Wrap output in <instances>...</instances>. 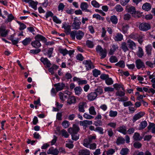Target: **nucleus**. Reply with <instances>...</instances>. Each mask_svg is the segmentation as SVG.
Segmentation results:
<instances>
[{"mask_svg": "<svg viewBox=\"0 0 155 155\" xmlns=\"http://www.w3.org/2000/svg\"><path fill=\"white\" fill-rule=\"evenodd\" d=\"M72 139L76 141L79 138V135L77 134H71Z\"/></svg>", "mask_w": 155, "mask_h": 155, "instance_id": "nucleus-64", "label": "nucleus"}, {"mask_svg": "<svg viewBox=\"0 0 155 155\" xmlns=\"http://www.w3.org/2000/svg\"><path fill=\"white\" fill-rule=\"evenodd\" d=\"M9 31L8 30H6L5 28L4 27H1L0 28L1 36L2 37H6Z\"/></svg>", "mask_w": 155, "mask_h": 155, "instance_id": "nucleus-17", "label": "nucleus"}, {"mask_svg": "<svg viewBox=\"0 0 155 155\" xmlns=\"http://www.w3.org/2000/svg\"><path fill=\"white\" fill-rule=\"evenodd\" d=\"M82 125L86 126L87 125H91L92 124V121L87 120H84L80 122Z\"/></svg>", "mask_w": 155, "mask_h": 155, "instance_id": "nucleus-42", "label": "nucleus"}, {"mask_svg": "<svg viewBox=\"0 0 155 155\" xmlns=\"http://www.w3.org/2000/svg\"><path fill=\"white\" fill-rule=\"evenodd\" d=\"M139 35L136 33H132L129 36V38L134 40H137Z\"/></svg>", "mask_w": 155, "mask_h": 155, "instance_id": "nucleus-37", "label": "nucleus"}, {"mask_svg": "<svg viewBox=\"0 0 155 155\" xmlns=\"http://www.w3.org/2000/svg\"><path fill=\"white\" fill-rule=\"evenodd\" d=\"M133 138L135 140L140 141L142 139L143 137L140 136L139 133L136 132L133 135Z\"/></svg>", "mask_w": 155, "mask_h": 155, "instance_id": "nucleus-27", "label": "nucleus"}, {"mask_svg": "<svg viewBox=\"0 0 155 155\" xmlns=\"http://www.w3.org/2000/svg\"><path fill=\"white\" fill-rule=\"evenodd\" d=\"M60 133L62 136L64 137L65 138H68L69 136V135L67 131L64 129L61 130L60 131Z\"/></svg>", "mask_w": 155, "mask_h": 155, "instance_id": "nucleus-45", "label": "nucleus"}, {"mask_svg": "<svg viewBox=\"0 0 155 155\" xmlns=\"http://www.w3.org/2000/svg\"><path fill=\"white\" fill-rule=\"evenodd\" d=\"M93 18H95L97 20H101L104 21V18L103 17L99 15L98 14H94L93 15Z\"/></svg>", "mask_w": 155, "mask_h": 155, "instance_id": "nucleus-50", "label": "nucleus"}, {"mask_svg": "<svg viewBox=\"0 0 155 155\" xmlns=\"http://www.w3.org/2000/svg\"><path fill=\"white\" fill-rule=\"evenodd\" d=\"M96 139V136L90 135L87 138L84 139L83 142V146L89 148L90 143L92 142Z\"/></svg>", "mask_w": 155, "mask_h": 155, "instance_id": "nucleus-2", "label": "nucleus"}, {"mask_svg": "<svg viewBox=\"0 0 155 155\" xmlns=\"http://www.w3.org/2000/svg\"><path fill=\"white\" fill-rule=\"evenodd\" d=\"M115 65L121 68H124L125 66L124 62L123 60L120 61L115 64Z\"/></svg>", "mask_w": 155, "mask_h": 155, "instance_id": "nucleus-41", "label": "nucleus"}, {"mask_svg": "<svg viewBox=\"0 0 155 155\" xmlns=\"http://www.w3.org/2000/svg\"><path fill=\"white\" fill-rule=\"evenodd\" d=\"M138 51L137 52V55L140 58H141L144 55L143 49L140 47H138Z\"/></svg>", "mask_w": 155, "mask_h": 155, "instance_id": "nucleus-28", "label": "nucleus"}, {"mask_svg": "<svg viewBox=\"0 0 155 155\" xmlns=\"http://www.w3.org/2000/svg\"><path fill=\"white\" fill-rule=\"evenodd\" d=\"M136 11L135 8L134 6H131L128 8L127 12L133 15Z\"/></svg>", "mask_w": 155, "mask_h": 155, "instance_id": "nucleus-46", "label": "nucleus"}, {"mask_svg": "<svg viewBox=\"0 0 155 155\" xmlns=\"http://www.w3.org/2000/svg\"><path fill=\"white\" fill-rule=\"evenodd\" d=\"M82 63L85 65L86 69L87 71L91 70L95 67L93 63L90 60H84L83 61Z\"/></svg>", "mask_w": 155, "mask_h": 155, "instance_id": "nucleus-4", "label": "nucleus"}, {"mask_svg": "<svg viewBox=\"0 0 155 155\" xmlns=\"http://www.w3.org/2000/svg\"><path fill=\"white\" fill-rule=\"evenodd\" d=\"M145 114V113L143 112H140L135 114L133 117L132 120L133 123L136 120L142 117Z\"/></svg>", "mask_w": 155, "mask_h": 155, "instance_id": "nucleus-11", "label": "nucleus"}, {"mask_svg": "<svg viewBox=\"0 0 155 155\" xmlns=\"http://www.w3.org/2000/svg\"><path fill=\"white\" fill-rule=\"evenodd\" d=\"M110 61L111 63H115L118 61L117 57L114 56H111L110 58Z\"/></svg>", "mask_w": 155, "mask_h": 155, "instance_id": "nucleus-60", "label": "nucleus"}, {"mask_svg": "<svg viewBox=\"0 0 155 155\" xmlns=\"http://www.w3.org/2000/svg\"><path fill=\"white\" fill-rule=\"evenodd\" d=\"M14 19V17L12 14H11L8 15V18L5 21V22L7 23L8 22L11 21L13 20Z\"/></svg>", "mask_w": 155, "mask_h": 155, "instance_id": "nucleus-47", "label": "nucleus"}, {"mask_svg": "<svg viewBox=\"0 0 155 155\" xmlns=\"http://www.w3.org/2000/svg\"><path fill=\"white\" fill-rule=\"evenodd\" d=\"M123 38V35L121 33H117L114 38L115 41H121Z\"/></svg>", "mask_w": 155, "mask_h": 155, "instance_id": "nucleus-23", "label": "nucleus"}, {"mask_svg": "<svg viewBox=\"0 0 155 155\" xmlns=\"http://www.w3.org/2000/svg\"><path fill=\"white\" fill-rule=\"evenodd\" d=\"M105 82L106 84L109 85L112 84L113 83V81L112 79L109 77L105 80Z\"/></svg>", "mask_w": 155, "mask_h": 155, "instance_id": "nucleus-62", "label": "nucleus"}, {"mask_svg": "<svg viewBox=\"0 0 155 155\" xmlns=\"http://www.w3.org/2000/svg\"><path fill=\"white\" fill-rule=\"evenodd\" d=\"M135 64L137 68L138 69L145 68L144 62L140 59H138L135 61Z\"/></svg>", "mask_w": 155, "mask_h": 155, "instance_id": "nucleus-8", "label": "nucleus"}, {"mask_svg": "<svg viewBox=\"0 0 155 155\" xmlns=\"http://www.w3.org/2000/svg\"><path fill=\"white\" fill-rule=\"evenodd\" d=\"M59 95L60 99L63 102H64L65 101V99H66L68 97L67 95H65L64 94L61 92L59 93Z\"/></svg>", "mask_w": 155, "mask_h": 155, "instance_id": "nucleus-40", "label": "nucleus"}, {"mask_svg": "<svg viewBox=\"0 0 155 155\" xmlns=\"http://www.w3.org/2000/svg\"><path fill=\"white\" fill-rule=\"evenodd\" d=\"M95 131L98 132L100 134H104V129L102 127H96L95 129Z\"/></svg>", "mask_w": 155, "mask_h": 155, "instance_id": "nucleus-59", "label": "nucleus"}, {"mask_svg": "<svg viewBox=\"0 0 155 155\" xmlns=\"http://www.w3.org/2000/svg\"><path fill=\"white\" fill-rule=\"evenodd\" d=\"M96 50L97 53H98L101 56V59L105 58L107 55V50L105 48H103L102 47L99 45H97L96 48Z\"/></svg>", "mask_w": 155, "mask_h": 155, "instance_id": "nucleus-1", "label": "nucleus"}, {"mask_svg": "<svg viewBox=\"0 0 155 155\" xmlns=\"http://www.w3.org/2000/svg\"><path fill=\"white\" fill-rule=\"evenodd\" d=\"M47 153L48 154L57 155L59 153V151L57 149H54L53 147H51L48 150Z\"/></svg>", "mask_w": 155, "mask_h": 155, "instance_id": "nucleus-14", "label": "nucleus"}, {"mask_svg": "<svg viewBox=\"0 0 155 155\" xmlns=\"http://www.w3.org/2000/svg\"><path fill=\"white\" fill-rule=\"evenodd\" d=\"M121 48L124 52H126L129 50L125 42H123L122 43Z\"/></svg>", "mask_w": 155, "mask_h": 155, "instance_id": "nucleus-49", "label": "nucleus"}, {"mask_svg": "<svg viewBox=\"0 0 155 155\" xmlns=\"http://www.w3.org/2000/svg\"><path fill=\"white\" fill-rule=\"evenodd\" d=\"M59 51L60 53L62 54L63 56H65L68 54V51L66 49H59Z\"/></svg>", "mask_w": 155, "mask_h": 155, "instance_id": "nucleus-55", "label": "nucleus"}, {"mask_svg": "<svg viewBox=\"0 0 155 155\" xmlns=\"http://www.w3.org/2000/svg\"><path fill=\"white\" fill-rule=\"evenodd\" d=\"M53 50V48H50L48 49L47 52H46V54L48 56V57L50 58L51 56V54L52 53Z\"/></svg>", "mask_w": 155, "mask_h": 155, "instance_id": "nucleus-61", "label": "nucleus"}, {"mask_svg": "<svg viewBox=\"0 0 155 155\" xmlns=\"http://www.w3.org/2000/svg\"><path fill=\"white\" fill-rule=\"evenodd\" d=\"M90 151L86 149L80 150L78 152L79 155H90Z\"/></svg>", "mask_w": 155, "mask_h": 155, "instance_id": "nucleus-21", "label": "nucleus"}, {"mask_svg": "<svg viewBox=\"0 0 155 155\" xmlns=\"http://www.w3.org/2000/svg\"><path fill=\"white\" fill-rule=\"evenodd\" d=\"M151 129V132L153 133H155V124L153 123H150L149 125L147 127V128L149 130H150Z\"/></svg>", "mask_w": 155, "mask_h": 155, "instance_id": "nucleus-33", "label": "nucleus"}, {"mask_svg": "<svg viewBox=\"0 0 155 155\" xmlns=\"http://www.w3.org/2000/svg\"><path fill=\"white\" fill-rule=\"evenodd\" d=\"M127 43L128 47L131 50H134L136 48V45L133 41L130 39H129L127 41Z\"/></svg>", "mask_w": 155, "mask_h": 155, "instance_id": "nucleus-13", "label": "nucleus"}, {"mask_svg": "<svg viewBox=\"0 0 155 155\" xmlns=\"http://www.w3.org/2000/svg\"><path fill=\"white\" fill-rule=\"evenodd\" d=\"M117 111L111 110L109 112V116L111 117H114L117 116Z\"/></svg>", "mask_w": 155, "mask_h": 155, "instance_id": "nucleus-38", "label": "nucleus"}, {"mask_svg": "<svg viewBox=\"0 0 155 155\" xmlns=\"http://www.w3.org/2000/svg\"><path fill=\"white\" fill-rule=\"evenodd\" d=\"M118 48V46L117 45H113L112 46V47L110 49L109 54L110 55L113 54L115 51H116Z\"/></svg>", "mask_w": 155, "mask_h": 155, "instance_id": "nucleus-29", "label": "nucleus"}, {"mask_svg": "<svg viewBox=\"0 0 155 155\" xmlns=\"http://www.w3.org/2000/svg\"><path fill=\"white\" fill-rule=\"evenodd\" d=\"M62 28H64V32L67 35H68L71 31V26L68 23H64L62 24Z\"/></svg>", "mask_w": 155, "mask_h": 155, "instance_id": "nucleus-7", "label": "nucleus"}, {"mask_svg": "<svg viewBox=\"0 0 155 155\" xmlns=\"http://www.w3.org/2000/svg\"><path fill=\"white\" fill-rule=\"evenodd\" d=\"M106 20L109 23H110L111 21L114 24H116L118 22L117 18L114 15L111 16L110 18L107 17Z\"/></svg>", "mask_w": 155, "mask_h": 155, "instance_id": "nucleus-12", "label": "nucleus"}, {"mask_svg": "<svg viewBox=\"0 0 155 155\" xmlns=\"http://www.w3.org/2000/svg\"><path fill=\"white\" fill-rule=\"evenodd\" d=\"M81 24V22L80 21L78 18L77 17H75L74 18L73 22L72 25L73 29H79Z\"/></svg>", "mask_w": 155, "mask_h": 155, "instance_id": "nucleus-6", "label": "nucleus"}, {"mask_svg": "<svg viewBox=\"0 0 155 155\" xmlns=\"http://www.w3.org/2000/svg\"><path fill=\"white\" fill-rule=\"evenodd\" d=\"M92 73L93 76L95 77H97L101 74V71L96 69H95L93 70Z\"/></svg>", "mask_w": 155, "mask_h": 155, "instance_id": "nucleus-39", "label": "nucleus"}, {"mask_svg": "<svg viewBox=\"0 0 155 155\" xmlns=\"http://www.w3.org/2000/svg\"><path fill=\"white\" fill-rule=\"evenodd\" d=\"M118 132L125 135L127 134V127L126 126L122 125L120 126L118 128Z\"/></svg>", "mask_w": 155, "mask_h": 155, "instance_id": "nucleus-24", "label": "nucleus"}, {"mask_svg": "<svg viewBox=\"0 0 155 155\" xmlns=\"http://www.w3.org/2000/svg\"><path fill=\"white\" fill-rule=\"evenodd\" d=\"M147 125V123L146 121H142L139 124V129L141 130L144 129Z\"/></svg>", "mask_w": 155, "mask_h": 155, "instance_id": "nucleus-32", "label": "nucleus"}, {"mask_svg": "<svg viewBox=\"0 0 155 155\" xmlns=\"http://www.w3.org/2000/svg\"><path fill=\"white\" fill-rule=\"evenodd\" d=\"M139 24L138 28L141 31H146L150 29L151 26L149 23L143 22Z\"/></svg>", "mask_w": 155, "mask_h": 155, "instance_id": "nucleus-3", "label": "nucleus"}, {"mask_svg": "<svg viewBox=\"0 0 155 155\" xmlns=\"http://www.w3.org/2000/svg\"><path fill=\"white\" fill-rule=\"evenodd\" d=\"M129 151V150L127 148H122L120 151V153L121 155H127Z\"/></svg>", "mask_w": 155, "mask_h": 155, "instance_id": "nucleus-36", "label": "nucleus"}, {"mask_svg": "<svg viewBox=\"0 0 155 155\" xmlns=\"http://www.w3.org/2000/svg\"><path fill=\"white\" fill-rule=\"evenodd\" d=\"M17 23L20 25V30H22L26 28V25L24 23H21L18 21H17Z\"/></svg>", "mask_w": 155, "mask_h": 155, "instance_id": "nucleus-58", "label": "nucleus"}, {"mask_svg": "<svg viewBox=\"0 0 155 155\" xmlns=\"http://www.w3.org/2000/svg\"><path fill=\"white\" fill-rule=\"evenodd\" d=\"M151 5L150 3H146L142 6V8L146 11H148L150 10L151 8Z\"/></svg>", "mask_w": 155, "mask_h": 155, "instance_id": "nucleus-31", "label": "nucleus"}, {"mask_svg": "<svg viewBox=\"0 0 155 155\" xmlns=\"http://www.w3.org/2000/svg\"><path fill=\"white\" fill-rule=\"evenodd\" d=\"M114 9L117 12H121L124 10L122 7L119 4L117 5L114 7Z\"/></svg>", "mask_w": 155, "mask_h": 155, "instance_id": "nucleus-44", "label": "nucleus"}, {"mask_svg": "<svg viewBox=\"0 0 155 155\" xmlns=\"http://www.w3.org/2000/svg\"><path fill=\"white\" fill-rule=\"evenodd\" d=\"M80 130L79 127L77 125L74 124L72 127L68 129V131L71 134H77Z\"/></svg>", "mask_w": 155, "mask_h": 155, "instance_id": "nucleus-5", "label": "nucleus"}, {"mask_svg": "<svg viewBox=\"0 0 155 155\" xmlns=\"http://www.w3.org/2000/svg\"><path fill=\"white\" fill-rule=\"evenodd\" d=\"M97 96V93L95 92H91L87 95V99L90 101L94 100Z\"/></svg>", "mask_w": 155, "mask_h": 155, "instance_id": "nucleus-10", "label": "nucleus"}, {"mask_svg": "<svg viewBox=\"0 0 155 155\" xmlns=\"http://www.w3.org/2000/svg\"><path fill=\"white\" fill-rule=\"evenodd\" d=\"M88 7V5L87 3L83 2L81 3L80 8L82 11L91 12L90 10L87 9Z\"/></svg>", "mask_w": 155, "mask_h": 155, "instance_id": "nucleus-16", "label": "nucleus"}, {"mask_svg": "<svg viewBox=\"0 0 155 155\" xmlns=\"http://www.w3.org/2000/svg\"><path fill=\"white\" fill-rule=\"evenodd\" d=\"M40 60L45 65H46L47 67L49 68L51 67V64L47 58L41 57Z\"/></svg>", "mask_w": 155, "mask_h": 155, "instance_id": "nucleus-18", "label": "nucleus"}, {"mask_svg": "<svg viewBox=\"0 0 155 155\" xmlns=\"http://www.w3.org/2000/svg\"><path fill=\"white\" fill-rule=\"evenodd\" d=\"M125 142V140L121 137H118L116 140V143L117 145L123 144Z\"/></svg>", "mask_w": 155, "mask_h": 155, "instance_id": "nucleus-34", "label": "nucleus"}, {"mask_svg": "<svg viewBox=\"0 0 155 155\" xmlns=\"http://www.w3.org/2000/svg\"><path fill=\"white\" fill-rule=\"evenodd\" d=\"M32 46L35 48H38L41 46V44L38 40H36L32 41L31 43Z\"/></svg>", "mask_w": 155, "mask_h": 155, "instance_id": "nucleus-25", "label": "nucleus"}, {"mask_svg": "<svg viewBox=\"0 0 155 155\" xmlns=\"http://www.w3.org/2000/svg\"><path fill=\"white\" fill-rule=\"evenodd\" d=\"M84 35V33L81 30L76 31V38L78 40H81Z\"/></svg>", "mask_w": 155, "mask_h": 155, "instance_id": "nucleus-22", "label": "nucleus"}, {"mask_svg": "<svg viewBox=\"0 0 155 155\" xmlns=\"http://www.w3.org/2000/svg\"><path fill=\"white\" fill-rule=\"evenodd\" d=\"M92 5L95 8H98L100 7L99 4L95 0H93L91 2Z\"/></svg>", "mask_w": 155, "mask_h": 155, "instance_id": "nucleus-63", "label": "nucleus"}, {"mask_svg": "<svg viewBox=\"0 0 155 155\" xmlns=\"http://www.w3.org/2000/svg\"><path fill=\"white\" fill-rule=\"evenodd\" d=\"M86 44L89 48H93L94 46L93 42L89 40H87L86 42Z\"/></svg>", "mask_w": 155, "mask_h": 155, "instance_id": "nucleus-56", "label": "nucleus"}, {"mask_svg": "<svg viewBox=\"0 0 155 155\" xmlns=\"http://www.w3.org/2000/svg\"><path fill=\"white\" fill-rule=\"evenodd\" d=\"M69 34L72 40H74L75 39V36L76 35V31L74 30L71 31Z\"/></svg>", "mask_w": 155, "mask_h": 155, "instance_id": "nucleus-54", "label": "nucleus"}, {"mask_svg": "<svg viewBox=\"0 0 155 155\" xmlns=\"http://www.w3.org/2000/svg\"><path fill=\"white\" fill-rule=\"evenodd\" d=\"M31 40V39L30 38H26L22 41V43L24 45L26 46L30 43Z\"/></svg>", "mask_w": 155, "mask_h": 155, "instance_id": "nucleus-43", "label": "nucleus"}, {"mask_svg": "<svg viewBox=\"0 0 155 155\" xmlns=\"http://www.w3.org/2000/svg\"><path fill=\"white\" fill-rule=\"evenodd\" d=\"M142 145V144L139 142H135L133 144L134 147L137 149L140 148L141 147Z\"/></svg>", "mask_w": 155, "mask_h": 155, "instance_id": "nucleus-52", "label": "nucleus"}, {"mask_svg": "<svg viewBox=\"0 0 155 155\" xmlns=\"http://www.w3.org/2000/svg\"><path fill=\"white\" fill-rule=\"evenodd\" d=\"M115 150L112 148L109 149L106 151L107 155H112L115 152Z\"/></svg>", "mask_w": 155, "mask_h": 155, "instance_id": "nucleus-51", "label": "nucleus"}, {"mask_svg": "<svg viewBox=\"0 0 155 155\" xmlns=\"http://www.w3.org/2000/svg\"><path fill=\"white\" fill-rule=\"evenodd\" d=\"M28 3L30 6L35 10L37 9V5L38 4L37 2H35L32 0H31Z\"/></svg>", "mask_w": 155, "mask_h": 155, "instance_id": "nucleus-35", "label": "nucleus"}, {"mask_svg": "<svg viewBox=\"0 0 155 155\" xmlns=\"http://www.w3.org/2000/svg\"><path fill=\"white\" fill-rule=\"evenodd\" d=\"M145 50L148 56L151 54V51L152 50V48L150 45H148L145 47Z\"/></svg>", "mask_w": 155, "mask_h": 155, "instance_id": "nucleus-26", "label": "nucleus"}, {"mask_svg": "<svg viewBox=\"0 0 155 155\" xmlns=\"http://www.w3.org/2000/svg\"><path fill=\"white\" fill-rule=\"evenodd\" d=\"M87 106V104L84 102H80L78 105V111L80 112L84 113L85 111L84 107Z\"/></svg>", "mask_w": 155, "mask_h": 155, "instance_id": "nucleus-9", "label": "nucleus"}, {"mask_svg": "<svg viewBox=\"0 0 155 155\" xmlns=\"http://www.w3.org/2000/svg\"><path fill=\"white\" fill-rule=\"evenodd\" d=\"M74 90L75 94L78 96L81 94L82 91L81 88L80 86H77L75 87L74 89Z\"/></svg>", "mask_w": 155, "mask_h": 155, "instance_id": "nucleus-30", "label": "nucleus"}, {"mask_svg": "<svg viewBox=\"0 0 155 155\" xmlns=\"http://www.w3.org/2000/svg\"><path fill=\"white\" fill-rule=\"evenodd\" d=\"M35 39L36 40H38L39 41H41L43 42H46L47 41V39L45 37L40 34L36 35L35 37Z\"/></svg>", "mask_w": 155, "mask_h": 155, "instance_id": "nucleus-20", "label": "nucleus"}, {"mask_svg": "<svg viewBox=\"0 0 155 155\" xmlns=\"http://www.w3.org/2000/svg\"><path fill=\"white\" fill-rule=\"evenodd\" d=\"M89 113L91 114L92 115H96V112L95 111L94 107V106L91 107L89 109Z\"/></svg>", "mask_w": 155, "mask_h": 155, "instance_id": "nucleus-48", "label": "nucleus"}, {"mask_svg": "<svg viewBox=\"0 0 155 155\" xmlns=\"http://www.w3.org/2000/svg\"><path fill=\"white\" fill-rule=\"evenodd\" d=\"M144 35H139V37H138L137 41L141 45L143 41V38H144Z\"/></svg>", "mask_w": 155, "mask_h": 155, "instance_id": "nucleus-53", "label": "nucleus"}, {"mask_svg": "<svg viewBox=\"0 0 155 155\" xmlns=\"http://www.w3.org/2000/svg\"><path fill=\"white\" fill-rule=\"evenodd\" d=\"M64 86V84L60 83L54 84V86L55 87V89L57 91L62 90L63 89Z\"/></svg>", "mask_w": 155, "mask_h": 155, "instance_id": "nucleus-19", "label": "nucleus"}, {"mask_svg": "<svg viewBox=\"0 0 155 155\" xmlns=\"http://www.w3.org/2000/svg\"><path fill=\"white\" fill-rule=\"evenodd\" d=\"M76 99L75 97L73 96H69L67 101V103L69 105L75 104L76 103Z\"/></svg>", "mask_w": 155, "mask_h": 155, "instance_id": "nucleus-15", "label": "nucleus"}, {"mask_svg": "<svg viewBox=\"0 0 155 155\" xmlns=\"http://www.w3.org/2000/svg\"><path fill=\"white\" fill-rule=\"evenodd\" d=\"M115 94L117 96L122 97L124 96L125 93L122 91H118L116 92Z\"/></svg>", "mask_w": 155, "mask_h": 155, "instance_id": "nucleus-57", "label": "nucleus"}]
</instances>
